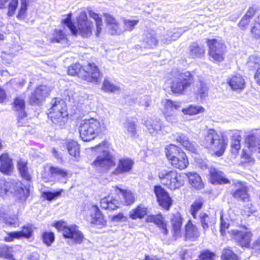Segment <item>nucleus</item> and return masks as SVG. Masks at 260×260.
<instances>
[{
    "label": "nucleus",
    "instance_id": "f257e3e1",
    "mask_svg": "<svg viewBox=\"0 0 260 260\" xmlns=\"http://www.w3.org/2000/svg\"><path fill=\"white\" fill-rule=\"evenodd\" d=\"M228 141L223 136L213 129H208L204 138L201 140V145L211 150L217 156L222 155L227 145Z\"/></svg>",
    "mask_w": 260,
    "mask_h": 260
},
{
    "label": "nucleus",
    "instance_id": "f03ea898",
    "mask_svg": "<svg viewBox=\"0 0 260 260\" xmlns=\"http://www.w3.org/2000/svg\"><path fill=\"white\" fill-rule=\"evenodd\" d=\"M106 130V126L104 121L94 118L85 120L79 127L80 136L84 141L93 140L98 135Z\"/></svg>",
    "mask_w": 260,
    "mask_h": 260
},
{
    "label": "nucleus",
    "instance_id": "7ed1b4c3",
    "mask_svg": "<svg viewBox=\"0 0 260 260\" xmlns=\"http://www.w3.org/2000/svg\"><path fill=\"white\" fill-rule=\"evenodd\" d=\"M52 106L49 109L48 117L55 125L61 126L65 124L67 119L66 105L61 99L55 98L51 102Z\"/></svg>",
    "mask_w": 260,
    "mask_h": 260
},
{
    "label": "nucleus",
    "instance_id": "20e7f679",
    "mask_svg": "<svg viewBox=\"0 0 260 260\" xmlns=\"http://www.w3.org/2000/svg\"><path fill=\"white\" fill-rule=\"evenodd\" d=\"M193 82V77L189 72L178 73L171 83V91L175 94H182Z\"/></svg>",
    "mask_w": 260,
    "mask_h": 260
},
{
    "label": "nucleus",
    "instance_id": "39448f33",
    "mask_svg": "<svg viewBox=\"0 0 260 260\" xmlns=\"http://www.w3.org/2000/svg\"><path fill=\"white\" fill-rule=\"evenodd\" d=\"M161 183L171 190L179 188L184 184V180L180 174L175 170L163 169L158 173Z\"/></svg>",
    "mask_w": 260,
    "mask_h": 260
},
{
    "label": "nucleus",
    "instance_id": "423d86ee",
    "mask_svg": "<svg viewBox=\"0 0 260 260\" xmlns=\"http://www.w3.org/2000/svg\"><path fill=\"white\" fill-rule=\"evenodd\" d=\"M108 144L106 142L102 143L96 147L99 152H102L96 159L93 162V165L96 167H100L104 169H109L115 166V162L113 160V156L111 154Z\"/></svg>",
    "mask_w": 260,
    "mask_h": 260
},
{
    "label": "nucleus",
    "instance_id": "0eeeda50",
    "mask_svg": "<svg viewBox=\"0 0 260 260\" xmlns=\"http://www.w3.org/2000/svg\"><path fill=\"white\" fill-rule=\"evenodd\" d=\"M210 60L214 62L222 61L224 58L226 46L221 41L214 39L207 40Z\"/></svg>",
    "mask_w": 260,
    "mask_h": 260
},
{
    "label": "nucleus",
    "instance_id": "6e6552de",
    "mask_svg": "<svg viewBox=\"0 0 260 260\" xmlns=\"http://www.w3.org/2000/svg\"><path fill=\"white\" fill-rule=\"evenodd\" d=\"M7 186L10 188L9 193L13 194L15 198L20 202H25L29 196V189H24V186L19 180H8Z\"/></svg>",
    "mask_w": 260,
    "mask_h": 260
},
{
    "label": "nucleus",
    "instance_id": "1a4fd4ad",
    "mask_svg": "<svg viewBox=\"0 0 260 260\" xmlns=\"http://www.w3.org/2000/svg\"><path fill=\"white\" fill-rule=\"evenodd\" d=\"M77 28L76 35H80L84 38L91 36L93 25L92 22L88 20L86 13L84 11L81 12L77 19Z\"/></svg>",
    "mask_w": 260,
    "mask_h": 260
},
{
    "label": "nucleus",
    "instance_id": "9d476101",
    "mask_svg": "<svg viewBox=\"0 0 260 260\" xmlns=\"http://www.w3.org/2000/svg\"><path fill=\"white\" fill-rule=\"evenodd\" d=\"M82 78L85 80L98 84L100 82L102 74L98 66L93 63H89L82 68Z\"/></svg>",
    "mask_w": 260,
    "mask_h": 260
},
{
    "label": "nucleus",
    "instance_id": "9b49d317",
    "mask_svg": "<svg viewBox=\"0 0 260 260\" xmlns=\"http://www.w3.org/2000/svg\"><path fill=\"white\" fill-rule=\"evenodd\" d=\"M229 233L232 235L233 238L239 246L242 247H249L251 238L252 236V234L250 231L231 230Z\"/></svg>",
    "mask_w": 260,
    "mask_h": 260
},
{
    "label": "nucleus",
    "instance_id": "f8f14e48",
    "mask_svg": "<svg viewBox=\"0 0 260 260\" xmlns=\"http://www.w3.org/2000/svg\"><path fill=\"white\" fill-rule=\"evenodd\" d=\"M49 88L45 85H40L31 93L29 100L32 105H38L43 102L49 94Z\"/></svg>",
    "mask_w": 260,
    "mask_h": 260
},
{
    "label": "nucleus",
    "instance_id": "ddd939ff",
    "mask_svg": "<svg viewBox=\"0 0 260 260\" xmlns=\"http://www.w3.org/2000/svg\"><path fill=\"white\" fill-rule=\"evenodd\" d=\"M233 185L235 190L232 191L233 197L238 201L246 202L249 200L248 188L245 184L238 180H234Z\"/></svg>",
    "mask_w": 260,
    "mask_h": 260
},
{
    "label": "nucleus",
    "instance_id": "4468645a",
    "mask_svg": "<svg viewBox=\"0 0 260 260\" xmlns=\"http://www.w3.org/2000/svg\"><path fill=\"white\" fill-rule=\"evenodd\" d=\"M246 144L251 152H258L260 153V129L252 132L247 138Z\"/></svg>",
    "mask_w": 260,
    "mask_h": 260
},
{
    "label": "nucleus",
    "instance_id": "2eb2a0df",
    "mask_svg": "<svg viewBox=\"0 0 260 260\" xmlns=\"http://www.w3.org/2000/svg\"><path fill=\"white\" fill-rule=\"evenodd\" d=\"M32 230L30 226H24L20 231L11 232L7 233L4 238L6 242H12L15 239H20L22 238L28 239L32 234Z\"/></svg>",
    "mask_w": 260,
    "mask_h": 260
},
{
    "label": "nucleus",
    "instance_id": "dca6fc26",
    "mask_svg": "<svg viewBox=\"0 0 260 260\" xmlns=\"http://www.w3.org/2000/svg\"><path fill=\"white\" fill-rule=\"evenodd\" d=\"M173 136L176 141L181 144L187 150L193 153L196 152L198 147L197 144L190 141L186 135L182 133H176Z\"/></svg>",
    "mask_w": 260,
    "mask_h": 260
},
{
    "label": "nucleus",
    "instance_id": "f3484780",
    "mask_svg": "<svg viewBox=\"0 0 260 260\" xmlns=\"http://www.w3.org/2000/svg\"><path fill=\"white\" fill-rule=\"evenodd\" d=\"M154 192L159 205L169 210L172 205V200L168 193L161 186H155Z\"/></svg>",
    "mask_w": 260,
    "mask_h": 260
},
{
    "label": "nucleus",
    "instance_id": "a211bd4d",
    "mask_svg": "<svg viewBox=\"0 0 260 260\" xmlns=\"http://www.w3.org/2000/svg\"><path fill=\"white\" fill-rule=\"evenodd\" d=\"M64 237L74 240L77 243H81L83 237L76 225L67 226L63 229L62 234Z\"/></svg>",
    "mask_w": 260,
    "mask_h": 260
},
{
    "label": "nucleus",
    "instance_id": "6ab92c4d",
    "mask_svg": "<svg viewBox=\"0 0 260 260\" xmlns=\"http://www.w3.org/2000/svg\"><path fill=\"white\" fill-rule=\"evenodd\" d=\"M134 161L129 158H122L119 160L117 167L113 172L114 175H119L129 172L133 167Z\"/></svg>",
    "mask_w": 260,
    "mask_h": 260
},
{
    "label": "nucleus",
    "instance_id": "aec40b11",
    "mask_svg": "<svg viewBox=\"0 0 260 260\" xmlns=\"http://www.w3.org/2000/svg\"><path fill=\"white\" fill-rule=\"evenodd\" d=\"M118 197L113 198L108 195L101 200V207L105 210L113 211L119 208L120 202L119 201Z\"/></svg>",
    "mask_w": 260,
    "mask_h": 260
},
{
    "label": "nucleus",
    "instance_id": "412c9836",
    "mask_svg": "<svg viewBox=\"0 0 260 260\" xmlns=\"http://www.w3.org/2000/svg\"><path fill=\"white\" fill-rule=\"evenodd\" d=\"M171 222L173 236L176 238L181 237L182 236L181 227L182 224V218L180 213H176L173 215L171 219Z\"/></svg>",
    "mask_w": 260,
    "mask_h": 260
},
{
    "label": "nucleus",
    "instance_id": "4be33fe9",
    "mask_svg": "<svg viewBox=\"0 0 260 260\" xmlns=\"http://www.w3.org/2000/svg\"><path fill=\"white\" fill-rule=\"evenodd\" d=\"M228 83L232 90H242L245 86V81L240 74L232 75L228 79Z\"/></svg>",
    "mask_w": 260,
    "mask_h": 260
},
{
    "label": "nucleus",
    "instance_id": "5701e85b",
    "mask_svg": "<svg viewBox=\"0 0 260 260\" xmlns=\"http://www.w3.org/2000/svg\"><path fill=\"white\" fill-rule=\"evenodd\" d=\"M91 216V223L103 226L106 224L107 221L105 219L103 214L96 205H93L92 206Z\"/></svg>",
    "mask_w": 260,
    "mask_h": 260
},
{
    "label": "nucleus",
    "instance_id": "b1692460",
    "mask_svg": "<svg viewBox=\"0 0 260 260\" xmlns=\"http://www.w3.org/2000/svg\"><path fill=\"white\" fill-rule=\"evenodd\" d=\"M165 153L169 161H171L178 156H184V152L181 149L173 144H171L166 147Z\"/></svg>",
    "mask_w": 260,
    "mask_h": 260
},
{
    "label": "nucleus",
    "instance_id": "393cba45",
    "mask_svg": "<svg viewBox=\"0 0 260 260\" xmlns=\"http://www.w3.org/2000/svg\"><path fill=\"white\" fill-rule=\"evenodd\" d=\"M146 221L147 222L154 223L161 229V232L164 234H168L167 223L165 222L164 218L161 215H150L146 218Z\"/></svg>",
    "mask_w": 260,
    "mask_h": 260
},
{
    "label": "nucleus",
    "instance_id": "a878e982",
    "mask_svg": "<svg viewBox=\"0 0 260 260\" xmlns=\"http://www.w3.org/2000/svg\"><path fill=\"white\" fill-rule=\"evenodd\" d=\"M0 171L4 174H9L13 168L12 160L8 156V154L4 153L0 156Z\"/></svg>",
    "mask_w": 260,
    "mask_h": 260
},
{
    "label": "nucleus",
    "instance_id": "bb28decb",
    "mask_svg": "<svg viewBox=\"0 0 260 260\" xmlns=\"http://www.w3.org/2000/svg\"><path fill=\"white\" fill-rule=\"evenodd\" d=\"M145 125L149 133L152 135L157 134L162 128V124L158 118L148 119L145 121Z\"/></svg>",
    "mask_w": 260,
    "mask_h": 260
},
{
    "label": "nucleus",
    "instance_id": "cd10ccee",
    "mask_svg": "<svg viewBox=\"0 0 260 260\" xmlns=\"http://www.w3.org/2000/svg\"><path fill=\"white\" fill-rule=\"evenodd\" d=\"M188 178L190 184L197 189H201L204 187V183L200 176L195 172H188L185 173Z\"/></svg>",
    "mask_w": 260,
    "mask_h": 260
},
{
    "label": "nucleus",
    "instance_id": "c85d7f7f",
    "mask_svg": "<svg viewBox=\"0 0 260 260\" xmlns=\"http://www.w3.org/2000/svg\"><path fill=\"white\" fill-rule=\"evenodd\" d=\"M200 235V232L196 225L189 220L185 226V237L187 239L196 240Z\"/></svg>",
    "mask_w": 260,
    "mask_h": 260
},
{
    "label": "nucleus",
    "instance_id": "c756f323",
    "mask_svg": "<svg viewBox=\"0 0 260 260\" xmlns=\"http://www.w3.org/2000/svg\"><path fill=\"white\" fill-rule=\"evenodd\" d=\"M205 52L203 46L199 45L197 43H192L189 47L188 56L191 58H199L204 56Z\"/></svg>",
    "mask_w": 260,
    "mask_h": 260
},
{
    "label": "nucleus",
    "instance_id": "7c9ffc66",
    "mask_svg": "<svg viewBox=\"0 0 260 260\" xmlns=\"http://www.w3.org/2000/svg\"><path fill=\"white\" fill-rule=\"evenodd\" d=\"M143 43L145 48H152L157 45V40L154 31L149 30L145 32Z\"/></svg>",
    "mask_w": 260,
    "mask_h": 260
},
{
    "label": "nucleus",
    "instance_id": "2f4dec72",
    "mask_svg": "<svg viewBox=\"0 0 260 260\" xmlns=\"http://www.w3.org/2000/svg\"><path fill=\"white\" fill-rule=\"evenodd\" d=\"M147 213V208L143 205H138L129 212V217L133 219H142Z\"/></svg>",
    "mask_w": 260,
    "mask_h": 260
},
{
    "label": "nucleus",
    "instance_id": "473e14b6",
    "mask_svg": "<svg viewBox=\"0 0 260 260\" xmlns=\"http://www.w3.org/2000/svg\"><path fill=\"white\" fill-rule=\"evenodd\" d=\"M123 127L124 128L125 133L129 135L132 138H135L137 136V130L136 122L129 119L126 120L124 123Z\"/></svg>",
    "mask_w": 260,
    "mask_h": 260
},
{
    "label": "nucleus",
    "instance_id": "72a5a7b5",
    "mask_svg": "<svg viewBox=\"0 0 260 260\" xmlns=\"http://www.w3.org/2000/svg\"><path fill=\"white\" fill-rule=\"evenodd\" d=\"M170 162L174 167L180 170L185 169L188 165V159L185 153L184 156H178Z\"/></svg>",
    "mask_w": 260,
    "mask_h": 260
},
{
    "label": "nucleus",
    "instance_id": "f704fd0d",
    "mask_svg": "<svg viewBox=\"0 0 260 260\" xmlns=\"http://www.w3.org/2000/svg\"><path fill=\"white\" fill-rule=\"evenodd\" d=\"M211 179L213 183L218 184H228L230 182V180L224 177L222 172L216 170L211 173Z\"/></svg>",
    "mask_w": 260,
    "mask_h": 260
},
{
    "label": "nucleus",
    "instance_id": "c9c22d12",
    "mask_svg": "<svg viewBox=\"0 0 260 260\" xmlns=\"http://www.w3.org/2000/svg\"><path fill=\"white\" fill-rule=\"evenodd\" d=\"M17 168L21 176L26 179L29 180L31 179L30 174L28 171L27 162L22 159H20L17 161Z\"/></svg>",
    "mask_w": 260,
    "mask_h": 260
},
{
    "label": "nucleus",
    "instance_id": "e433bc0d",
    "mask_svg": "<svg viewBox=\"0 0 260 260\" xmlns=\"http://www.w3.org/2000/svg\"><path fill=\"white\" fill-rule=\"evenodd\" d=\"M67 147L69 154L75 157L78 158L80 154L79 145L77 142L70 140L67 143Z\"/></svg>",
    "mask_w": 260,
    "mask_h": 260
},
{
    "label": "nucleus",
    "instance_id": "4c0bfd02",
    "mask_svg": "<svg viewBox=\"0 0 260 260\" xmlns=\"http://www.w3.org/2000/svg\"><path fill=\"white\" fill-rule=\"evenodd\" d=\"M196 94L198 98L202 100L208 96V88L206 83L202 81H200L197 84Z\"/></svg>",
    "mask_w": 260,
    "mask_h": 260
},
{
    "label": "nucleus",
    "instance_id": "58836bf2",
    "mask_svg": "<svg viewBox=\"0 0 260 260\" xmlns=\"http://www.w3.org/2000/svg\"><path fill=\"white\" fill-rule=\"evenodd\" d=\"M205 109L202 106L196 105H190L188 108L183 109L182 112L186 115H196L204 112Z\"/></svg>",
    "mask_w": 260,
    "mask_h": 260
},
{
    "label": "nucleus",
    "instance_id": "ea45409f",
    "mask_svg": "<svg viewBox=\"0 0 260 260\" xmlns=\"http://www.w3.org/2000/svg\"><path fill=\"white\" fill-rule=\"evenodd\" d=\"M181 107L179 102H173L170 100H166L164 102V108L167 113H171L178 110Z\"/></svg>",
    "mask_w": 260,
    "mask_h": 260
},
{
    "label": "nucleus",
    "instance_id": "a19ab883",
    "mask_svg": "<svg viewBox=\"0 0 260 260\" xmlns=\"http://www.w3.org/2000/svg\"><path fill=\"white\" fill-rule=\"evenodd\" d=\"M102 90L106 92L115 93L119 91L120 88L105 79L102 86Z\"/></svg>",
    "mask_w": 260,
    "mask_h": 260
},
{
    "label": "nucleus",
    "instance_id": "79ce46f5",
    "mask_svg": "<svg viewBox=\"0 0 260 260\" xmlns=\"http://www.w3.org/2000/svg\"><path fill=\"white\" fill-rule=\"evenodd\" d=\"M63 95L65 100L69 101H71V100L78 101L80 100L78 93L76 91L75 88L72 87L66 89L63 92Z\"/></svg>",
    "mask_w": 260,
    "mask_h": 260
},
{
    "label": "nucleus",
    "instance_id": "37998d69",
    "mask_svg": "<svg viewBox=\"0 0 260 260\" xmlns=\"http://www.w3.org/2000/svg\"><path fill=\"white\" fill-rule=\"evenodd\" d=\"M119 190L124 200V204L126 205H129L134 202L135 197L133 193L131 191L125 190L120 188L119 189Z\"/></svg>",
    "mask_w": 260,
    "mask_h": 260
},
{
    "label": "nucleus",
    "instance_id": "c03bdc74",
    "mask_svg": "<svg viewBox=\"0 0 260 260\" xmlns=\"http://www.w3.org/2000/svg\"><path fill=\"white\" fill-rule=\"evenodd\" d=\"M49 171L52 176L58 178H65L68 175V172L66 170L58 167H50Z\"/></svg>",
    "mask_w": 260,
    "mask_h": 260
},
{
    "label": "nucleus",
    "instance_id": "a18cd8bd",
    "mask_svg": "<svg viewBox=\"0 0 260 260\" xmlns=\"http://www.w3.org/2000/svg\"><path fill=\"white\" fill-rule=\"evenodd\" d=\"M14 107L17 113L25 112L24 99L20 97L16 98L14 101Z\"/></svg>",
    "mask_w": 260,
    "mask_h": 260
},
{
    "label": "nucleus",
    "instance_id": "49530a36",
    "mask_svg": "<svg viewBox=\"0 0 260 260\" xmlns=\"http://www.w3.org/2000/svg\"><path fill=\"white\" fill-rule=\"evenodd\" d=\"M82 68L79 63H75L69 67L68 72L72 76L78 75L82 78Z\"/></svg>",
    "mask_w": 260,
    "mask_h": 260
},
{
    "label": "nucleus",
    "instance_id": "de8ad7c7",
    "mask_svg": "<svg viewBox=\"0 0 260 260\" xmlns=\"http://www.w3.org/2000/svg\"><path fill=\"white\" fill-rule=\"evenodd\" d=\"M247 66L250 69H256L260 67V57L251 55L249 57Z\"/></svg>",
    "mask_w": 260,
    "mask_h": 260
},
{
    "label": "nucleus",
    "instance_id": "09e8293b",
    "mask_svg": "<svg viewBox=\"0 0 260 260\" xmlns=\"http://www.w3.org/2000/svg\"><path fill=\"white\" fill-rule=\"evenodd\" d=\"M27 6V0H21L20 8L17 16V17L18 19L24 20L26 16Z\"/></svg>",
    "mask_w": 260,
    "mask_h": 260
},
{
    "label": "nucleus",
    "instance_id": "8fccbe9b",
    "mask_svg": "<svg viewBox=\"0 0 260 260\" xmlns=\"http://www.w3.org/2000/svg\"><path fill=\"white\" fill-rule=\"evenodd\" d=\"M66 38V35L62 30L55 29L51 39V42L52 43H60Z\"/></svg>",
    "mask_w": 260,
    "mask_h": 260
},
{
    "label": "nucleus",
    "instance_id": "3c124183",
    "mask_svg": "<svg viewBox=\"0 0 260 260\" xmlns=\"http://www.w3.org/2000/svg\"><path fill=\"white\" fill-rule=\"evenodd\" d=\"M203 202L202 199H199L196 200L191 206L190 212L194 218H196V214L203 206Z\"/></svg>",
    "mask_w": 260,
    "mask_h": 260
},
{
    "label": "nucleus",
    "instance_id": "603ef678",
    "mask_svg": "<svg viewBox=\"0 0 260 260\" xmlns=\"http://www.w3.org/2000/svg\"><path fill=\"white\" fill-rule=\"evenodd\" d=\"M222 258V260H238V256L229 248L223 250Z\"/></svg>",
    "mask_w": 260,
    "mask_h": 260
},
{
    "label": "nucleus",
    "instance_id": "864d4df0",
    "mask_svg": "<svg viewBox=\"0 0 260 260\" xmlns=\"http://www.w3.org/2000/svg\"><path fill=\"white\" fill-rule=\"evenodd\" d=\"M43 242L47 246H50L55 239L54 234L51 232H45L42 235Z\"/></svg>",
    "mask_w": 260,
    "mask_h": 260
},
{
    "label": "nucleus",
    "instance_id": "5fc2aeb1",
    "mask_svg": "<svg viewBox=\"0 0 260 260\" xmlns=\"http://www.w3.org/2000/svg\"><path fill=\"white\" fill-rule=\"evenodd\" d=\"M200 220L204 232L208 230L209 227L210 217L205 213H201Z\"/></svg>",
    "mask_w": 260,
    "mask_h": 260
},
{
    "label": "nucleus",
    "instance_id": "6e6d98bb",
    "mask_svg": "<svg viewBox=\"0 0 260 260\" xmlns=\"http://www.w3.org/2000/svg\"><path fill=\"white\" fill-rule=\"evenodd\" d=\"M72 15L68 14L67 17L62 20V22L69 28L72 34L76 35L77 34V27L71 21Z\"/></svg>",
    "mask_w": 260,
    "mask_h": 260
},
{
    "label": "nucleus",
    "instance_id": "4d7b16f0",
    "mask_svg": "<svg viewBox=\"0 0 260 260\" xmlns=\"http://www.w3.org/2000/svg\"><path fill=\"white\" fill-rule=\"evenodd\" d=\"M181 34L179 31V29L175 28L173 30L168 32V36L169 38V39H166L165 40H162L164 43H168V42H170L171 40H176L178 38H179Z\"/></svg>",
    "mask_w": 260,
    "mask_h": 260
},
{
    "label": "nucleus",
    "instance_id": "13d9d810",
    "mask_svg": "<svg viewBox=\"0 0 260 260\" xmlns=\"http://www.w3.org/2000/svg\"><path fill=\"white\" fill-rule=\"evenodd\" d=\"M17 125L18 126H24L27 125V115L26 112L17 113Z\"/></svg>",
    "mask_w": 260,
    "mask_h": 260
},
{
    "label": "nucleus",
    "instance_id": "bf43d9fd",
    "mask_svg": "<svg viewBox=\"0 0 260 260\" xmlns=\"http://www.w3.org/2000/svg\"><path fill=\"white\" fill-rule=\"evenodd\" d=\"M8 181L0 179V197H4L9 194V187L7 186Z\"/></svg>",
    "mask_w": 260,
    "mask_h": 260
},
{
    "label": "nucleus",
    "instance_id": "052dcab7",
    "mask_svg": "<svg viewBox=\"0 0 260 260\" xmlns=\"http://www.w3.org/2000/svg\"><path fill=\"white\" fill-rule=\"evenodd\" d=\"M62 190L54 192L50 191H45L42 192V197L48 201H51L56 198L59 197L61 193Z\"/></svg>",
    "mask_w": 260,
    "mask_h": 260
},
{
    "label": "nucleus",
    "instance_id": "680f3d73",
    "mask_svg": "<svg viewBox=\"0 0 260 260\" xmlns=\"http://www.w3.org/2000/svg\"><path fill=\"white\" fill-rule=\"evenodd\" d=\"M138 22L139 21L137 20H131L129 19H124V24L125 30L128 31L132 30L135 26L138 24Z\"/></svg>",
    "mask_w": 260,
    "mask_h": 260
},
{
    "label": "nucleus",
    "instance_id": "e2e57ef3",
    "mask_svg": "<svg viewBox=\"0 0 260 260\" xmlns=\"http://www.w3.org/2000/svg\"><path fill=\"white\" fill-rule=\"evenodd\" d=\"M18 0H10L9 4L8 15L9 16H13L17 8Z\"/></svg>",
    "mask_w": 260,
    "mask_h": 260
},
{
    "label": "nucleus",
    "instance_id": "0e129e2a",
    "mask_svg": "<svg viewBox=\"0 0 260 260\" xmlns=\"http://www.w3.org/2000/svg\"><path fill=\"white\" fill-rule=\"evenodd\" d=\"M215 255L208 250L203 251L199 256L200 260H213Z\"/></svg>",
    "mask_w": 260,
    "mask_h": 260
},
{
    "label": "nucleus",
    "instance_id": "69168bd1",
    "mask_svg": "<svg viewBox=\"0 0 260 260\" xmlns=\"http://www.w3.org/2000/svg\"><path fill=\"white\" fill-rule=\"evenodd\" d=\"M241 137L240 136H234V139L231 141V147L236 150H238L240 148Z\"/></svg>",
    "mask_w": 260,
    "mask_h": 260
},
{
    "label": "nucleus",
    "instance_id": "338daca9",
    "mask_svg": "<svg viewBox=\"0 0 260 260\" xmlns=\"http://www.w3.org/2000/svg\"><path fill=\"white\" fill-rule=\"evenodd\" d=\"M220 232L223 235L225 233V230L228 228L229 223L224 219L223 215L221 213L220 214Z\"/></svg>",
    "mask_w": 260,
    "mask_h": 260
},
{
    "label": "nucleus",
    "instance_id": "774afa93",
    "mask_svg": "<svg viewBox=\"0 0 260 260\" xmlns=\"http://www.w3.org/2000/svg\"><path fill=\"white\" fill-rule=\"evenodd\" d=\"M250 19L247 18V15H244L239 23V26L241 29L244 30L247 28Z\"/></svg>",
    "mask_w": 260,
    "mask_h": 260
}]
</instances>
